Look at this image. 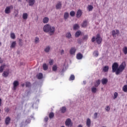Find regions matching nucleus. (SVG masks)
<instances>
[{"label": "nucleus", "mask_w": 127, "mask_h": 127, "mask_svg": "<svg viewBox=\"0 0 127 127\" xmlns=\"http://www.w3.org/2000/svg\"><path fill=\"white\" fill-rule=\"evenodd\" d=\"M73 80H75V75L72 74L69 77V80L73 81Z\"/></svg>", "instance_id": "e433bc0d"}, {"label": "nucleus", "mask_w": 127, "mask_h": 127, "mask_svg": "<svg viewBox=\"0 0 127 127\" xmlns=\"http://www.w3.org/2000/svg\"><path fill=\"white\" fill-rule=\"evenodd\" d=\"M97 117H98V113H95L94 115V119H97Z\"/></svg>", "instance_id": "5fc2aeb1"}, {"label": "nucleus", "mask_w": 127, "mask_h": 127, "mask_svg": "<svg viewBox=\"0 0 127 127\" xmlns=\"http://www.w3.org/2000/svg\"><path fill=\"white\" fill-rule=\"evenodd\" d=\"M49 117L50 119H52L54 117V113H53V112L50 113L49 115Z\"/></svg>", "instance_id": "79ce46f5"}, {"label": "nucleus", "mask_w": 127, "mask_h": 127, "mask_svg": "<svg viewBox=\"0 0 127 127\" xmlns=\"http://www.w3.org/2000/svg\"><path fill=\"white\" fill-rule=\"evenodd\" d=\"M87 22H88L87 21H84L82 24V27H86V26H87Z\"/></svg>", "instance_id": "f704fd0d"}, {"label": "nucleus", "mask_w": 127, "mask_h": 127, "mask_svg": "<svg viewBox=\"0 0 127 127\" xmlns=\"http://www.w3.org/2000/svg\"><path fill=\"white\" fill-rule=\"evenodd\" d=\"M31 86V83L29 82H26V87L29 88Z\"/></svg>", "instance_id": "a18cd8bd"}, {"label": "nucleus", "mask_w": 127, "mask_h": 127, "mask_svg": "<svg viewBox=\"0 0 127 127\" xmlns=\"http://www.w3.org/2000/svg\"><path fill=\"white\" fill-rule=\"evenodd\" d=\"M96 37H93L91 39L92 42H94V41H96Z\"/></svg>", "instance_id": "3c124183"}, {"label": "nucleus", "mask_w": 127, "mask_h": 127, "mask_svg": "<svg viewBox=\"0 0 127 127\" xmlns=\"http://www.w3.org/2000/svg\"><path fill=\"white\" fill-rule=\"evenodd\" d=\"M81 16H82V10L79 9L77 11L76 17H77V18L81 17Z\"/></svg>", "instance_id": "9d476101"}, {"label": "nucleus", "mask_w": 127, "mask_h": 127, "mask_svg": "<svg viewBox=\"0 0 127 127\" xmlns=\"http://www.w3.org/2000/svg\"><path fill=\"white\" fill-rule=\"evenodd\" d=\"M87 8L89 11H92V10H93V8H94V7H93V5H88L87 6Z\"/></svg>", "instance_id": "bb28decb"}, {"label": "nucleus", "mask_w": 127, "mask_h": 127, "mask_svg": "<svg viewBox=\"0 0 127 127\" xmlns=\"http://www.w3.org/2000/svg\"><path fill=\"white\" fill-rule=\"evenodd\" d=\"M10 37L12 38V39H14L15 38V35L14 33H11Z\"/></svg>", "instance_id": "49530a36"}, {"label": "nucleus", "mask_w": 127, "mask_h": 127, "mask_svg": "<svg viewBox=\"0 0 127 127\" xmlns=\"http://www.w3.org/2000/svg\"><path fill=\"white\" fill-rule=\"evenodd\" d=\"M112 35H113V37H116V35H117V34L116 33L115 30L112 31Z\"/></svg>", "instance_id": "de8ad7c7"}, {"label": "nucleus", "mask_w": 127, "mask_h": 127, "mask_svg": "<svg viewBox=\"0 0 127 127\" xmlns=\"http://www.w3.org/2000/svg\"><path fill=\"white\" fill-rule=\"evenodd\" d=\"M104 72H108L109 71V66L106 65L103 68Z\"/></svg>", "instance_id": "7c9ffc66"}, {"label": "nucleus", "mask_w": 127, "mask_h": 127, "mask_svg": "<svg viewBox=\"0 0 127 127\" xmlns=\"http://www.w3.org/2000/svg\"><path fill=\"white\" fill-rule=\"evenodd\" d=\"M69 53L70 55H75L76 53V49L75 48H71L69 50Z\"/></svg>", "instance_id": "0eeeda50"}, {"label": "nucleus", "mask_w": 127, "mask_h": 127, "mask_svg": "<svg viewBox=\"0 0 127 127\" xmlns=\"http://www.w3.org/2000/svg\"><path fill=\"white\" fill-rule=\"evenodd\" d=\"M19 43L20 45L22 46V39L19 40Z\"/></svg>", "instance_id": "13d9d810"}, {"label": "nucleus", "mask_w": 127, "mask_h": 127, "mask_svg": "<svg viewBox=\"0 0 127 127\" xmlns=\"http://www.w3.org/2000/svg\"><path fill=\"white\" fill-rule=\"evenodd\" d=\"M78 127H83V126L81 125H79L78 126Z\"/></svg>", "instance_id": "e2e57ef3"}, {"label": "nucleus", "mask_w": 127, "mask_h": 127, "mask_svg": "<svg viewBox=\"0 0 127 127\" xmlns=\"http://www.w3.org/2000/svg\"><path fill=\"white\" fill-rule=\"evenodd\" d=\"M105 110L106 111H107V112H110V107L107 106L106 108H105Z\"/></svg>", "instance_id": "864d4df0"}, {"label": "nucleus", "mask_w": 127, "mask_h": 127, "mask_svg": "<svg viewBox=\"0 0 127 127\" xmlns=\"http://www.w3.org/2000/svg\"><path fill=\"white\" fill-rule=\"evenodd\" d=\"M117 98H118V93L117 92H115L114 93V99H117Z\"/></svg>", "instance_id": "603ef678"}, {"label": "nucleus", "mask_w": 127, "mask_h": 127, "mask_svg": "<svg viewBox=\"0 0 127 127\" xmlns=\"http://www.w3.org/2000/svg\"><path fill=\"white\" fill-rule=\"evenodd\" d=\"M11 9H13V6L12 5H11L9 6H7L5 9V13L6 14H8V13H10L11 11H10Z\"/></svg>", "instance_id": "f03ea898"}, {"label": "nucleus", "mask_w": 127, "mask_h": 127, "mask_svg": "<svg viewBox=\"0 0 127 127\" xmlns=\"http://www.w3.org/2000/svg\"><path fill=\"white\" fill-rule=\"evenodd\" d=\"M96 39L97 44H101L102 43V41L103 39L101 38L100 34H98L96 35Z\"/></svg>", "instance_id": "20e7f679"}, {"label": "nucleus", "mask_w": 127, "mask_h": 127, "mask_svg": "<svg viewBox=\"0 0 127 127\" xmlns=\"http://www.w3.org/2000/svg\"><path fill=\"white\" fill-rule=\"evenodd\" d=\"M123 70H122V69H121V68H119L118 67V69H116V70L115 71V73H116V75H119V74L120 73H122V72H123Z\"/></svg>", "instance_id": "2eb2a0df"}, {"label": "nucleus", "mask_w": 127, "mask_h": 127, "mask_svg": "<svg viewBox=\"0 0 127 127\" xmlns=\"http://www.w3.org/2000/svg\"><path fill=\"white\" fill-rule=\"evenodd\" d=\"M25 126H26V125H25L24 122H22L20 124V127H24Z\"/></svg>", "instance_id": "09e8293b"}, {"label": "nucleus", "mask_w": 127, "mask_h": 127, "mask_svg": "<svg viewBox=\"0 0 127 127\" xmlns=\"http://www.w3.org/2000/svg\"><path fill=\"white\" fill-rule=\"evenodd\" d=\"M44 122H45V123H47L48 122V117H46L45 118Z\"/></svg>", "instance_id": "6e6d98bb"}, {"label": "nucleus", "mask_w": 127, "mask_h": 127, "mask_svg": "<svg viewBox=\"0 0 127 127\" xmlns=\"http://www.w3.org/2000/svg\"><path fill=\"white\" fill-rule=\"evenodd\" d=\"M22 17L23 19H27V17H28V14H27V13H24L23 14Z\"/></svg>", "instance_id": "412c9836"}, {"label": "nucleus", "mask_w": 127, "mask_h": 127, "mask_svg": "<svg viewBox=\"0 0 127 127\" xmlns=\"http://www.w3.org/2000/svg\"><path fill=\"white\" fill-rule=\"evenodd\" d=\"M83 83H84V85H85V84L86 83V81H83Z\"/></svg>", "instance_id": "69168bd1"}, {"label": "nucleus", "mask_w": 127, "mask_h": 127, "mask_svg": "<svg viewBox=\"0 0 127 127\" xmlns=\"http://www.w3.org/2000/svg\"><path fill=\"white\" fill-rule=\"evenodd\" d=\"M0 105H1V99L0 98Z\"/></svg>", "instance_id": "0e129e2a"}, {"label": "nucleus", "mask_w": 127, "mask_h": 127, "mask_svg": "<svg viewBox=\"0 0 127 127\" xmlns=\"http://www.w3.org/2000/svg\"><path fill=\"white\" fill-rule=\"evenodd\" d=\"M62 6V3L61 2H59L56 5L57 9H60Z\"/></svg>", "instance_id": "4468645a"}, {"label": "nucleus", "mask_w": 127, "mask_h": 127, "mask_svg": "<svg viewBox=\"0 0 127 127\" xmlns=\"http://www.w3.org/2000/svg\"><path fill=\"white\" fill-rule=\"evenodd\" d=\"M123 90L124 91V92H127V85H125L123 86Z\"/></svg>", "instance_id": "ea45409f"}, {"label": "nucleus", "mask_w": 127, "mask_h": 127, "mask_svg": "<svg viewBox=\"0 0 127 127\" xmlns=\"http://www.w3.org/2000/svg\"><path fill=\"white\" fill-rule=\"evenodd\" d=\"M38 42H39V38L36 37L35 39V43L36 44H37V43H38Z\"/></svg>", "instance_id": "37998d69"}, {"label": "nucleus", "mask_w": 127, "mask_h": 127, "mask_svg": "<svg viewBox=\"0 0 127 127\" xmlns=\"http://www.w3.org/2000/svg\"><path fill=\"white\" fill-rule=\"evenodd\" d=\"M54 62V61H53V60H51L49 61V63L50 64V65H53V63Z\"/></svg>", "instance_id": "8fccbe9b"}, {"label": "nucleus", "mask_w": 127, "mask_h": 127, "mask_svg": "<svg viewBox=\"0 0 127 127\" xmlns=\"http://www.w3.org/2000/svg\"><path fill=\"white\" fill-rule=\"evenodd\" d=\"M15 46H16V41H14V42H12L10 47L11 49L15 48Z\"/></svg>", "instance_id": "f3484780"}, {"label": "nucleus", "mask_w": 127, "mask_h": 127, "mask_svg": "<svg viewBox=\"0 0 127 127\" xmlns=\"http://www.w3.org/2000/svg\"><path fill=\"white\" fill-rule=\"evenodd\" d=\"M116 34L119 35L120 34V30H116Z\"/></svg>", "instance_id": "bf43d9fd"}, {"label": "nucleus", "mask_w": 127, "mask_h": 127, "mask_svg": "<svg viewBox=\"0 0 127 127\" xmlns=\"http://www.w3.org/2000/svg\"><path fill=\"white\" fill-rule=\"evenodd\" d=\"M70 16H75V11H71L69 13Z\"/></svg>", "instance_id": "c03bdc74"}, {"label": "nucleus", "mask_w": 127, "mask_h": 127, "mask_svg": "<svg viewBox=\"0 0 127 127\" xmlns=\"http://www.w3.org/2000/svg\"><path fill=\"white\" fill-rule=\"evenodd\" d=\"M31 120L30 119H27L25 122H24L25 125H28V124H30Z\"/></svg>", "instance_id": "4c0bfd02"}, {"label": "nucleus", "mask_w": 127, "mask_h": 127, "mask_svg": "<svg viewBox=\"0 0 127 127\" xmlns=\"http://www.w3.org/2000/svg\"><path fill=\"white\" fill-rule=\"evenodd\" d=\"M2 76H3V77L6 78V77H7V76H8V71H3Z\"/></svg>", "instance_id": "c85d7f7f"}, {"label": "nucleus", "mask_w": 127, "mask_h": 127, "mask_svg": "<svg viewBox=\"0 0 127 127\" xmlns=\"http://www.w3.org/2000/svg\"><path fill=\"white\" fill-rule=\"evenodd\" d=\"M66 107H65L64 106L61 109V113L62 114H64V113H66Z\"/></svg>", "instance_id": "aec40b11"}, {"label": "nucleus", "mask_w": 127, "mask_h": 127, "mask_svg": "<svg viewBox=\"0 0 127 127\" xmlns=\"http://www.w3.org/2000/svg\"><path fill=\"white\" fill-rule=\"evenodd\" d=\"M48 21H49V18L47 17H44L43 20V22L44 23H48Z\"/></svg>", "instance_id": "6ab92c4d"}, {"label": "nucleus", "mask_w": 127, "mask_h": 127, "mask_svg": "<svg viewBox=\"0 0 127 127\" xmlns=\"http://www.w3.org/2000/svg\"><path fill=\"white\" fill-rule=\"evenodd\" d=\"M64 17L65 20H67V19H68V17H69V13L65 12L64 15Z\"/></svg>", "instance_id": "a211bd4d"}, {"label": "nucleus", "mask_w": 127, "mask_h": 127, "mask_svg": "<svg viewBox=\"0 0 127 127\" xmlns=\"http://www.w3.org/2000/svg\"><path fill=\"white\" fill-rule=\"evenodd\" d=\"M43 70H44V71H46V70L48 69V65H47L46 64H44L43 65Z\"/></svg>", "instance_id": "a878e982"}, {"label": "nucleus", "mask_w": 127, "mask_h": 127, "mask_svg": "<svg viewBox=\"0 0 127 127\" xmlns=\"http://www.w3.org/2000/svg\"><path fill=\"white\" fill-rule=\"evenodd\" d=\"M28 2L30 6H32V5L35 3V0H29Z\"/></svg>", "instance_id": "f8f14e48"}, {"label": "nucleus", "mask_w": 127, "mask_h": 127, "mask_svg": "<svg viewBox=\"0 0 127 127\" xmlns=\"http://www.w3.org/2000/svg\"><path fill=\"white\" fill-rule=\"evenodd\" d=\"M43 31L46 33H49L50 35H52L55 32V27H52L49 24H46L43 27Z\"/></svg>", "instance_id": "f257e3e1"}, {"label": "nucleus", "mask_w": 127, "mask_h": 127, "mask_svg": "<svg viewBox=\"0 0 127 127\" xmlns=\"http://www.w3.org/2000/svg\"><path fill=\"white\" fill-rule=\"evenodd\" d=\"M80 35H81V31H78L76 32L75 34V37H79V36H80Z\"/></svg>", "instance_id": "2f4dec72"}, {"label": "nucleus", "mask_w": 127, "mask_h": 127, "mask_svg": "<svg viewBox=\"0 0 127 127\" xmlns=\"http://www.w3.org/2000/svg\"><path fill=\"white\" fill-rule=\"evenodd\" d=\"M18 0V1H19L20 2H21V1H22V0Z\"/></svg>", "instance_id": "338daca9"}, {"label": "nucleus", "mask_w": 127, "mask_h": 127, "mask_svg": "<svg viewBox=\"0 0 127 127\" xmlns=\"http://www.w3.org/2000/svg\"><path fill=\"white\" fill-rule=\"evenodd\" d=\"M45 52L46 53H48L49 51H50V46H47L45 49H44Z\"/></svg>", "instance_id": "cd10ccee"}, {"label": "nucleus", "mask_w": 127, "mask_h": 127, "mask_svg": "<svg viewBox=\"0 0 127 127\" xmlns=\"http://www.w3.org/2000/svg\"><path fill=\"white\" fill-rule=\"evenodd\" d=\"M119 68V64L117 63H114L112 65V72L115 73L117 71V69Z\"/></svg>", "instance_id": "7ed1b4c3"}, {"label": "nucleus", "mask_w": 127, "mask_h": 127, "mask_svg": "<svg viewBox=\"0 0 127 127\" xmlns=\"http://www.w3.org/2000/svg\"><path fill=\"white\" fill-rule=\"evenodd\" d=\"M66 37H67V38H68V39H70L71 38V33L70 32H67L66 34V35H65Z\"/></svg>", "instance_id": "473e14b6"}, {"label": "nucleus", "mask_w": 127, "mask_h": 127, "mask_svg": "<svg viewBox=\"0 0 127 127\" xmlns=\"http://www.w3.org/2000/svg\"><path fill=\"white\" fill-rule=\"evenodd\" d=\"M94 56H95V57H98L99 56V52L98 51H94L93 53Z\"/></svg>", "instance_id": "58836bf2"}, {"label": "nucleus", "mask_w": 127, "mask_h": 127, "mask_svg": "<svg viewBox=\"0 0 127 127\" xmlns=\"http://www.w3.org/2000/svg\"><path fill=\"white\" fill-rule=\"evenodd\" d=\"M4 111L6 113H8V112H9V109L7 108H5L4 109Z\"/></svg>", "instance_id": "4d7b16f0"}, {"label": "nucleus", "mask_w": 127, "mask_h": 127, "mask_svg": "<svg viewBox=\"0 0 127 127\" xmlns=\"http://www.w3.org/2000/svg\"><path fill=\"white\" fill-rule=\"evenodd\" d=\"M82 39L84 41H87V40H88V35H85L83 36V37H82Z\"/></svg>", "instance_id": "c9c22d12"}, {"label": "nucleus", "mask_w": 127, "mask_h": 127, "mask_svg": "<svg viewBox=\"0 0 127 127\" xmlns=\"http://www.w3.org/2000/svg\"><path fill=\"white\" fill-rule=\"evenodd\" d=\"M86 126L88 127H91V119L88 118L86 120Z\"/></svg>", "instance_id": "ddd939ff"}, {"label": "nucleus", "mask_w": 127, "mask_h": 127, "mask_svg": "<svg viewBox=\"0 0 127 127\" xmlns=\"http://www.w3.org/2000/svg\"><path fill=\"white\" fill-rule=\"evenodd\" d=\"M100 84H101V80L99 79L96 81L95 84V87H99Z\"/></svg>", "instance_id": "5701e85b"}, {"label": "nucleus", "mask_w": 127, "mask_h": 127, "mask_svg": "<svg viewBox=\"0 0 127 127\" xmlns=\"http://www.w3.org/2000/svg\"><path fill=\"white\" fill-rule=\"evenodd\" d=\"M79 28H80V27L78 24H75L73 25V30H77V29H79Z\"/></svg>", "instance_id": "4be33fe9"}, {"label": "nucleus", "mask_w": 127, "mask_h": 127, "mask_svg": "<svg viewBox=\"0 0 127 127\" xmlns=\"http://www.w3.org/2000/svg\"><path fill=\"white\" fill-rule=\"evenodd\" d=\"M13 85L14 90H16V87L19 85V83L17 80H15L14 81Z\"/></svg>", "instance_id": "6e6552de"}, {"label": "nucleus", "mask_w": 127, "mask_h": 127, "mask_svg": "<svg viewBox=\"0 0 127 127\" xmlns=\"http://www.w3.org/2000/svg\"><path fill=\"white\" fill-rule=\"evenodd\" d=\"M65 126L69 127L71 125V119L70 118L67 119L65 122Z\"/></svg>", "instance_id": "1a4fd4ad"}, {"label": "nucleus", "mask_w": 127, "mask_h": 127, "mask_svg": "<svg viewBox=\"0 0 127 127\" xmlns=\"http://www.w3.org/2000/svg\"><path fill=\"white\" fill-rule=\"evenodd\" d=\"M83 58V55L81 53H78L76 55V59L78 60H81Z\"/></svg>", "instance_id": "9b49d317"}, {"label": "nucleus", "mask_w": 127, "mask_h": 127, "mask_svg": "<svg viewBox=\"0 0 127 127\" xmlns=\"http://www.w3.org/2000/svg\"><path fill=\"white\" fill-rule=\"evenodd\" d=\"M22 87H24V84H22Z\"/></svg>", "instance_id": "774afa93"}, {"label": "nucleus", "mask_w": 127, "mask_h": 127, "mask_svg": "<svg viewBox=\"0 0 127 127\" xmlns=\"http://www.w3.org/2000/svg\"><path fill=\"white\" fill-rule=\"evenodd\" d=\"M37 77L39 79H42V78H43V74H42V73H39L37 75Z\"/></svg>", "instance_id": "b1692460"}, {"label": "nucleus", "mask_w": 127, "mask_h": 127, "mask_svg": "<svg viewBox=\"0 0 127 127\" xmlns=\"http://www.w3.org/2000/svg\"><path fill=\"white\" fill-rule=\"evenodd\" d=\"M101 83L103 85H106L108 83V79L103 78L101 80Z\"/></svg>", "instance_id": "dca6fc26"}, {"label": "nucleus", "mask_w": 127, "mask_h": 127, "mask_svg": "<svg viewBox=\"0 0 127 127\" xmlns=\"http://www.w3.org/2000/svg\"><path fill=\"white\" fill-rule=\"evenodd\" d=\"M91 92L92 93H93L94 94L97 93V88L95 87H92L91 88Z\"/></svg>", "instance_id": "393cba45"}, {"label": "nucleus", "mask_w": 127, "mask_h": 127, "mask_svg": "<svg viewBox=\"0 0 127 127\" xmlns=\"http://www.w3.org/2000/svg\"><path fill=\"white\" fill-rule=\"evenodd\" d=\"M57 69H58L57 65H53V71H54V72H56V71H57Z\"/></svg>", "instance_id": "a19ab883"}, {"label": "nucleus", "mask_w": 127, "mask_h": 127, "mask_svg": "<svg viewBox=\"0 0 127 127\" xmlns=\"http://www.w3.org/2000/svg\"><path fill=\"white\" fill-rule=\"evenodd\" d=\"M123 51L124 54H125V55H126V54H127V47H125L123 49Z\"/></svg>", "instance_id": "72a5a7b5"}, {"label": "nucleus", "mask_w": 127, "mask_h": 127, "mask_svg": "<svg viewBox=\"0 0 127 127\" xmlns=\"http://www.w3.org/2000/svg\"><path fill=\"white\" fill-rule=\"evenodd\" d=\"M61 55H63V54H64V50H61Z\"/></svg>", "instance_id": "052dcab7"}, {"label": "nucleus", "mask_w": 127, "mask_h": 127, "mask_svg": "<svg viewBox=\"0 0 127 127\" xmlns=\"http://www.w3.org/2000/svg\"><path fill=\"white\" fill-rule=\"evenodd\" d=\"M4 67H5V65L3 64L1 65L0 67V72L2 73V72H3V69H4Z\"/></svg>", "instance_id": "c756f323"}, {"label": "nucleus", "mask_w": 127, "mask_h": 127, "mask_svg": "<svg viewBox=\"0 0 127 127\" xmlns=\"http://www.w3.org/2000/svg\"><path fill=\"white\" fill-rule=\"evenodd\" d=\"M10 118L9 117H7L5 119V125L6 126H8L10 124Z\"/></svg>", "instance_id": "423d86ee"}, {"label": "nucleus", "mask_w": 127, "mask_h": 127, "mask_svg": "<svg viewBox=\"0 0 127 127\" xmlns=\"http://www.w3.org/2000/svg\"><path fill=\"white\" fill-rule=\"evenodd\" d=\"M0 63H2V60H1V58H0Z\"/></svg>", "instance_id": "680f3d73"}, {"label": "nucleus", "mask_w": 127, "mask_h": 127, "mask_svg": "<svg viewBox=\"0 0 127 127\" xmlns=\"http://www.w3.org/2000/svg\"><path fill=\"white\" fill-rule=\"evenodd\" d=\"M126 67V62H124L122 63V64L119 66L118 68H119L122 71H124L125 70V68Z\"/></svg>", "instance_id": "39448f33"}]
</instances>
